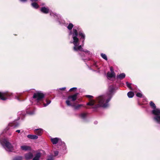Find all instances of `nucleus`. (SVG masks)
Listing matches in <instances>:
<instances>
[{
  "label": "nucleus",
  "mask_w": 160,
  "mask_h": 160,
  "mask_svg": "<svg viewBox=\"0 0 160 160\" xmlns=\"http://www.w3.org/2000/svg\"><path fill=\"white\" fill-rule=\"evenodd\" d=\"M59 139L58 138H51V141L53 144H56L58 143Z\"/></svg>",
  "instance_id": "12"
},
{
  "label": "nucleus",
  "mask_w": 160,
  "mask_h": 160,
  "mask_svg": "<svg viewBox=\"0 0 160 160\" xmlns=\"http://www.w3.org/2000/svg\"><path fill=\"white\" fill-rule=\"evenodd\" d=\"M9 126H10L11 127H16L19 126V124L17 123H10L9 124Z\"/></svg>",
  "instance_id": "27"
},
{
  "label": "nucleus",
  "mask_w": 160,
  "mask_h": 160,
  "mask_svg": "<svg viewBox=\"0 0 160 160\" xmlns=\"http://www.w3.org/2000/svg\"><path fill=\"white\" fill-rule=\"evenodd\" d=\"M78 47V49H79V51H82L83 52H85V53L86 54L87 53H88V54H90V52L88 50H86L85 51L83 49V48L82 47L81 45H79Z\"/></svg>",
  "instance_id": "16"
},
{
  "label": "nucleus",
  "mask_w": 160,
  "mask_h": 160,
  "mask_svg": "<svg viewBox=\"0 0 160 160\" xmlns=\"http://www.w3.org/2000/svg\"><path fill=\"white\" fill-rule=\"evenodd\" d=\"M66 89L65 88H60V89L62 90H64Z\"/></svg>",
  "instance_id": "41"
},
{
  "label": "nucleus",
  "mask_w": 160,
  "mask_h": 160,
  "mask_svg": "<svg viewBox=\"0 0 160 160\" xmlns=\"http://www.w3.org/2000/svg\"><path fill=\"white\" fill-rule=\"evenodd\" d=\"M31 5L33 8L35 9H37L39 7V5L36 2L32 3Z\"/></svg>",
  "instance_id": "25"
},
{
  "label": "nucleus",
  "mask_w": 160,
  "mask_h": 160,
  "mask_svg": "<svg viewBox=\"0 0 160 160\" xmlns=\"http://www.w3.org/2000/svg\"><path fill=\"white\" fill-rule=\"evenodd\" d=\"M46 102H47L46 103H43V105L44 107H46L49 104H50L51 102V101L50 100L47 99L46 100Z\"/></svg>",
  "instance_id": "30"
},
{
  "label": "nucleus",
  "mask_w": 160,
  "mask_h": 160,
  "mask_svg": "<svg viewBox=\"0 0 160 160\" xmlns=\"http://www.w3.org/2000/svg\"><path fill=\"white\" fill-rule=\"evenodd\" d=\"M72 107H74V109L75 110H78V109L80 108L81 107L83 106V104H78L77 105H73L72 106Z\"/></svg>",
  "instance_id": "21"
},
{
  "label": "nucleus",
  "mask_w": 160,
  "mask_h": 160,
  "mask_svg": "<svg viewBox=\"0 0 160 160\" xmlns=\"http://www.w3.org/2000/svg\"><path fill=\"white\" fill-rule=\"evenodd\" d=\"M87 114L85 113H82L80 115V117L82 118H84L86 116Z\"/></svg>",
  "instance_id": "32"
},
{
  "label": "nucleus",
  "mask_w": 160,
  "mask_h": 160,
  "mask_svg": "<svg viewBox=\"0 0 160 160\" xmlns=\"http://www.w3.org/2000/svg\"><path fill=\"white\" fill-rule=\"evenodd\" d=\"M108 98L106 95H101L97 97L95 100H91L88 102L87 105L93 106V108H97L100 107L106 108L108 106Z\"/></svg>",
  "instance_id": "1"
},
{
  "label": "nucleus",
  "mask_w": 160,
  "mask_h": 160,
  "mask_svg": "<svg viewBox=\"0 0 160 160\" xmlns=\"http://www.w3.org/2000/svg\"><path fill=\"white\" fill-rule=\"evenodd\" d=\"M77 89V88H71L69 90V92H72L74 90H76Z\"/></svg>",
  "instance_id": "36"
},
{
  "label": "nucleus",
  "mask_w": 160,
  "mask_h": 160,
  "mask_svg": "<svg viewBox=\"0 0 160 160\" xmlns=\"http://www.w3.org/2000/svg\"><path fill=\"white\" fill-rule=\"evenodd\" d=\"M3 145H4L7 148V150L8 151H11L13 150V147L9 142L6 140H4Z\"/></svg>",
  "instance_id": "4"
},
{
  "label": "nucleus",
  "mask_w": 160,
  "mask_h": 160,
  "mask_svg": "<svg viewBox=\"0 0 160 160\" xmlns=\"http://www.w3.org/2000/svg\"><path fill=\"white\" fill-rule=\"evenodd\" d=\"M17 99H18V100H19V101H20L19 98L18 97H17Z\"/></svg>",
  "instance_id": "45"
},
{
  "label": "nucleus",
  "mask_w": 160,
  "mask_h": 160,
  "mask_svg": "<svg viewBox=\"0 0 160 160\" xmlns=\"http://www.w3.org/2000/svg\"><path fill=\"white\" fill-rule=\"evenodd\" d=\"M153 119L157 122V123L160 124V116H156L154 117Z\"/></svg>",
  "instance_id": "22"
},
{
  "label": "nucleus",
  "mask_w": 160,
  "mask_h": 160,
  "mask_svg": "<svg viewBox=\"0 0 160 160\" xmlns=\"http://www.w3.org/2000/svg\"><path fill=\"white\" fill-rule=\"evenodd\" d=\"M20 131L19 130H18L16 131V132H17L18 133H20Z\"/></svg>",
  "instance_id": "44"
},
{
  "label": "nucleus",
  "mask_w": 160,
  "mask_h": 160,
  "mask_svg": "<svg viewBox=\"0 0 160 160\" xmlns=\"http://www.w3.org/2000/svg\"><path fill=\"white\" fill-rule=\"evenodd\" d=\"M27 137L30 139H36L38 138V136L34 135L29 134L27 136Z\"/></svg>",
  "instance_id": "14"
},
{
  "label": "nucleus",
  "mask_w": 160,
  "mask_h": 160,
  "mask_svg": "<svg viewBox=\"0 0 160 160\" xmlns=\"http://www.w3.org/2000/svg\"><path fill=\"white\" fill-rule=\"evenodd\" d=\"M66 103L67 105L68 106H72V105L70 102V101L68 100H67L66 101Z\"/></svg>",
  "instance_id": "33"
},
{
  "label": "nucleus",
  "mask_w": 160,
  "mask_h": 160,
  "mask_svg": "<svg viewBox=\"0 0 160 160\" xmlns=\"http://www.w3.org/2000/svg\"><path fill=\"white\" fill-rule=\"evenodd\" d=\"M58 151H54V156H57L58 155Z\"/></svg>",
  "instance_id": "37"
},
{
  "label": "nucleus",
  "mask_w": 160,
  "mask_h": 160,
  "mask_svg": "<svg viewBox=\"0 0 160 160\" xmlns=\"http://www.w3.org/2000/svg\"><path fill=\"white\" fill-rule=\"evenodd\" d=\"M12 95V93L8 92H0V99L2 100H6L8 97L11 96Z\"/></svg>",
  "instance_id": "3"
},
{
  "label": "nucleus",
  "mask_w": 160,
  "mask_h": 160,
  "mask_svg": "<svg viewBox=\"0 0 160 160\" xmlns=\"http://www.w3.org/2000/svg\"><path fill=\"white\" fill-rule=\"evenodd\" d=\"M79 54L82 57H83L84 55L83 54H82V53H79Z\"/></svg>",
  "instance_id": "40"
},
{
  "label": "nucleus",
  "mask_w": 160,
  "mask_h": 160,
  "mask_svg": "<svg viewBox=\"0 0 160 160\" xmlns=\"http://www.w3.org/2000/svg\"><path fill=\"white\" fill-rule=\"evenodd\" d=\"M78 32L77 30L74 28L73 30L72 36H77L78 35Z\"/></svg>",
  "instance_id": "24"
},
{
  "label": "nucleus",
  "mask_w": 160,
  "mask_h": 160,
  "mask_svg": "<svg viewBox=\"0 0 160 160\" xmlns=\"http://www.w3.org/2000/svg\"><path fill=\"white\" fill-rule=\"evenodd\" d=\"M21 149L24 151H27L28 150H30L31 149V148L30 147L27 146H21Z\"/></svg>",
  "instance_id": "15"
},
{
  "label": "nucleus",
  "mask_w": 160,
  "mask_h": 160,
  "mask_svg": "<svg viewBox=\"0 0 160 160\" xmlns=\"http://www.w3.org/2000/svg\"><path fill=\"white\" fill-rule=\"evenodd\" d=\"M125 74L124 73H122L117 76V78L120 79H122L124 78L125 77Z\"/></svg>",
  "instance_id": "19"
},
{
  "label": "nucleus",
  "mask_w": 160,
  "mask_h": 160,
  "mask_svg": "<svg viewBox=\"0 0 160 160\" xmlns=\"http://www.w3.org/2000/svg\"><path fill=\"white\" fill-rule=\"evenodd\" d=\"M126 85L127 87L130 88V89H132V88L131 87V84L130 83L128 82H126Z\"/></svg>",
  "instance_id": "34"
},
{
  "label": "nucleus",
  "mask_w": 160,
  "mask_h": 160,
  "mask_svg": "<svg viewBox=\"0 0 160 160\" xmlns=\"http://www.w3.org/2000/svg\"><path fill=\"white\" fill-rule=\"evenodd\" d=\"M73 27V25L72 23H69V25L67 26V28L69 30H71L72 28Z\"/></svg>",
  "instance_id": "28"
},
{
  "label": "nucleus",
  "mask_w": 160,
  "mask_h": 160,
  "mask_svg": "<svg viewBox=\"0 0 160 160\" xmlns=\"http://www.w3.org/2000/svg\"><path fill=\"white\" fill-rule=\"evenodd\" d=\"M150 107L154 110L156 108V106L155 103L152 101L150 102Z\"/></svg>",
  "instance_id": "20"
},
{
  "label": "nucleus",
  "mask_w": 160,
  "mask_h": 160,
  "mask_svg": "<svg viewBox=\"0 0 160 160\" xmlns=\"http://www.w3.org/2000/svg\"><path fill=\"white\" fill-rule=\"evenodd\" d=\"M78 93H76L73 95H69L68 97V99H72V101H75L77 99V97L78 95Z\"/></svg>",
  "instance_id": "7"
},
{
  "label": "nucleus",
  "mask_w": 160,
  "mask_h": 160,
  "mask_svg": "<svg viewBox=\"0 0 160 160\" xmlns=\"http://www.w3.org/2000/svg\"><path fill=\"white\" fill-rule=\"evenodd\" d=\"M152 113L156 116H160V109L156 108L152 111Z\"/></svg>",
  "instance_id": "9"
},
{
  "label": "nucleus",
  "mask_w": 160,
  "mask_h": 160,
  "mask_svg": "<svg viewBox=\"0 0 160 160\" xmlns=\"http://www.w3.org/2000/svg\"><path fill=\"white\" fill-rule=\"evenodd\" d=\"M101 56L102 57L106 60H108V58L106 54H103V53H102L101 54Z\"/></svg>",
  "instance_id": "29"
},
{
  "label": "nucleus",
  "mask_w": 160,
  "mask_h": 160,
  "mask_svg": "<svg viewBox=\"0 0 160 160\" xmlns=\"http://www.w3.org/2000/svg\"><path fill=\"white\" fill-rule=\"evenodd\" d=\"M136 96L137 97L141 98H142V94L140 92H138L136 94Z\"/></svg>",
  "instance_id": "35"
},
{
  "label": "nucleus",
  "mask_w": 160,
  "mask_h": 160,
  "mask_svg": "<svg viewBox=\"0 0 160 160\" xmlns=\"http://www.w3.org/2000/svg\"><path fill=\"white\" fill-rule=\"evenodd\" d=\"M41 154L40 152L37 153L34 157L33 158L32 160H39L40 158L41 157Z\"/></svg>",
  "instance_id": "13"
},
{
  "label": "nucleus",
  "mask_w": 160,
  "mask_h": 160,
  "mask_svg": "<svg viewBox=\"0 0 160 160\" xmlns=\"http://www.w3.org/2000/svg\"><path fill=\"white\" fill-rule=\"evenodd\" d=\"M110 70L112 72H114L113 71V68L112 67H110Z\"/></svg>",
  "instance_id": "39"
},
{
  "label": "nucleus",
  "mask_w": 160,
  "mask_h": 160,
  "mask_svg": "<svg viewBox=\"0 0 160 160\" xmlns=\"http://www.w3.org/2000/svg\"><path fill=\"white\" fill-rule=\"evenodd\" d=\"M20 1L22 2H26L27 1V0H20Z\"/></svg>",
  "instance_id": "43"
},
{
  "label": "nucleus",
  "mask_w": 160,
  "mask_h": 160,
  "mask_svg": "<svg viewBox=\"0 0 160 160\" xmlns=\"http://www.w3.org/2000/svg\"><path fill=\"white\" fill-rule=\"evenodd\" d=\"M31 1H38V0H31Z\"/></svg>",
  "instance_id": "46"
},
{
  "label": "nucleus",
  "mask_w": 160,
  "mask_h": 160,
  "mask_svg": "<svg viewBox=\"0 0 160 160\" xmlns=\"http://www.w3.org/2000/svg\"><path fill=\"white\" fill-rule=\"evenodd\" d=\"M77 37V36H72L73 41L72 43L74 44V46H75L76 44H78L79 42V39ZM70 43H72V42H71Z\"/></svg>",
  "instance_id": "10"
},
{
  "label": "nucleus",
  "mask_w": 160,
  "mask_h": 160,
  "mask_svg": "<svg viewBox=\"0 0 160 160\" xmlns=\"http://www.w3.org/2000/svg\"><path fill=\"white\" fill-rule=\"evenodd\" d=\"M107 75L108 77L111 78L115 77V73L114 72H111V73H110L109 72H108Z\"/></svg>",
  "instance_id": "18"
},
{
  "label": "nucleus",
  "mask_w": 160,
  "mask_h": 160,
  "mask_svg": "<svg viewBox=\"0 0 160 160\" xmlns=\"http://www.w3.org/2000/svg\"><path fill=\"white\" fill-rule=\"evenodd\" d=\"M33 154L31 152L26 153L24 155L25 158L26 160H28L33 158Z\"/></svg>",
  "instance_id": "6"
},
{
  "label": "nucleus",
  "mask_w": 160,
  "mask_h": 160,
  "mask_svg": "<svg viewBox=\"0 0 160 160\" xmlns=\"http://www.w3.org/2000/svg\"><path fill=\"white\" fill-rule=\"evenodd\" d=\"M127 95L129 98H132L134 96V94L133 92L130 91L128 92Z\"/></svg>",
  "instance_id": "23"
},
{
  "label": "nucleus",
  "mask_w": 160,
  "mask_h": 160,
  "mask_svg": "<svg viewBox=\"0 0 160 160\" xmlns=\"http://www.w3.org/2000/svg\"><path fill=\"white\" fill-rule=\"evenodd\" d=\"M85 107L86 108H88L87 107Z\"/></svg>",
  "instance_id": "47"
},
{
  "label": "nucleus",
  "mask_w": 160,
  "mask_h": 160,
  "mask_svg": "<svg viewBox=\"0 0 160 160\" xmlns=\"http://www.w3.org/2000/svg\"><path fill=\"white\" fill-rule=\"evenodd\" d=\"M45 95L40 91L34 93L33 98L36 99L38 101H42L44 98Z\"/></svg>",
  "instance_id": "2"
},
{
  "label": "nucleus",
  "mask_w": 160,
  "mask_h": 160,
  "mask_svg": "<svg viewBox=\"0 0 160 160\" xmlns=\"http://www.w3.org/2000/svg\"><path fill=\"white\" fill-rule=\"evenodd\" d=\"M23 157L21 156H17L14 157L12 160H22Z\"/></svg>",
  "instance_id": "26"
},
{
  "label": "nucleus",
  "mask_w": 160,
  "mask_h": 160,
  "mask_svg": "<svg viewBox=\"0 0 160 160\" xmlns=\"http://www.w3.org/2000/svg\"><path fill=\"white\" fill-rule=\"evenodd\" d=\"M34 132L37 135L40 136L42 134L43 131L41 129H38L34 130Z\"/></svg>",
  "instance_id": "11"
},
{
  "label": "nucleus",
  "mask_w": 160,
  "mask_h": 160,
  "mask_svg": "<svg viewBox=\"0 0 160 160\" xmlns=\"http://www.w3.org/2000/svg\"><path fill=\"white\" fill-rule=\"evenodd\" d=\"M79 36L81 37L80 39L83 40L82 42H83L85 39V35L82 32H79Z\"/></svg>",
  "instance_id": "17"
},
{
  "label": "nucleus",
  "mask_w": 160,
  "mask_h": 160,
  "mask_svg": "<svg viewBox=\"0 0 160 160\" xmlns=\"http://www.w3.org/2000/svg\"><path fill=\"white\" fill-rule=\"evenodd\" d=\"M86 97L89 98H93V96L90 95H87L86 96Z\"/></svg>",
  "instance_id": "38"
},
{
  "label": "nucleus",
  "mask_w": 160,
  "mask_h": 160,
  "mask_svg": "<svg viewBox=\"0 0 160 160\" xmlns=\"http://www.w3.org/2000/svg\"><path fill=\"white\" fill-rule=\"evenodd\" d=\"M114 90V89L112 87H109V92L106 95L107 96V98H108V101H110L112 98L113 95V92Z\"/></svg>",
  "instance_id": "5"
},
{
  "label": "nucleus",
  "mask_w": 160,
  "mask_h": 160,
  "mask_svg": "<svg viewBox=\"0 0 160 160\" xmlns=\"http://www.w3.org/2000/svg\"><path fill=\"white\" fill-rule=\"evenodd\" d=\"M77 45L78 44H76L73 47V50L75 51H79V49H78V47H77Z\"/></svg>",
  "instance_id": "31"
},
{
  "label": "nucleus",
  "mask_w": 160,
  "mask_h": 160,
  "mask_svg": "<svg viewBox=\"0 0 160 160\" xmlns=\"http://www.w3.org/2000/svg\"><path fill=\"white\" fill-rule=\"evenodd\" d=\"M48 160H53V158L52 157H51L49 158H48Z\"/></svg>",
  "instance_id": "42"
},
{
  "label": "nucleus",
  "mask_w": 160,
  "mask_h": 160,
  "mask_svg": "<svg viewBox=\"0 0 160 160\" xmlns=\"http://www.w3.org/2000/svg\"><path fill=\"white\" fill-rule=\"evenodd\" d=\"M49 11V8L48 7H45L41 8L40 9L41 12L45 14L48 13Z\"/></svg>",
  "instance_id": "8"
}]
</instances>
